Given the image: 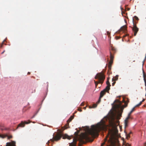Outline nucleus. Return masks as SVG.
<instances>
[{
    "label": "nucleus",
    "instance_id": "nucleus-1",
    "mask_svg": "<svg viewBox=\"0 0 146 146\" xmlns=\"http://www.w3.org/2000/svg\"><path fill=\"white\" fill-rule=\"evenodd\" d=\"M106 125L104 122L98 123L96 126L92 125L91 129H90L88 128L87 133H82L79 139L80 142L82 144H84L85 143L86 141L92 142L93 139H90L89 135H91L92 137L98 136V133L101 131L106 129Z\"/></svg>",
    "mask_w": 146,
    "mask_h": 146
},
{
    "label": "nucleus",
    "instance_id": "nucleus-2",
    "mask_svg": "<svg viewBox=\"0 0 146 146\" xmlns=\"http://www.w3.org/2000/svg\"><path fill=\"white\" fill-rule=\"evenodd\" d=\"M105 76L103 72H100L98 73L95 76V79H98L99 80L98 82L94 80V83L95 84V87L97 88V85L99 83L102 84L104 80Z\"/></svg>",
    "mask_w": 146,
    "mask_h": 146
},
{
    "label": "nucleus",
    "instance_id": "nucleus-3",
    "mask_svg": "<svg viewBox=\"0 0 146 146\" xmlns=\"http://www.w3.org/2000/svg\"><path fill=\"white\" fill-rule=\"evenodd\" d=\"M116 49L113 47L111 48V51L110 52V60L109 62V64L112 65L113 62V54L116 52Z\"/></svg>",
    "mask_w": 146,
    "mask_h": 146
},
{
    "label": "nucleus",
    "instance_id": "nucleus-4",
    "mask_svg": "<svg viewBox=\"0 0 146 146\" xmlns=\"http://www.w3.org/2000/svg\"><path fill=\"white\" fill-rule=\"evenodd\" d=\"M135 107H134L131 110V111H130L128 114V116L127 117L126 119L125 120V128H126L128 126V120L129 119L131 118L130 115L132 112L135 110Z\"/></svg>",
    "mask_w": 146,
    "mask_h": 146
},
{
    "label": "nucleus",
    "instance_id": "nucleus-5",
    "mask_svg": "<svg viewBox=\"0 0 146 146\" xmlns=\"http://www.w3.org/2000/svg\"><path fill=\"white\" fill-rule=\"evenodd\" d=\"M110 137L108 142L109 144L108 145L109 146H115V143L113 141V137L112 135L110 134Z\"/></svg>",
    "mask_w": 146,
    "mask_h": 146
},
{
    "label": "nucleus",
    "instance_id": "nucleus-6",
    "mask_svg": "<svg viewBox=\"0 0 146 146\" xmlns=\"http://www.w3.org/2000/svg\"><path fill=\"white\" fill-rule=\"evenodd\" d=\"M62 135L60 134H58L54 137H53L54 139H51L50 140L52 142H53L54 141H57L60 140L62 137Z\"/></svg>",
    "mask_w": 146,
    "mask_h": 146
},
{
    "label": "nucleus",
    "instance_id": "nucleus-7",
    "mask_svg": "<svg viewBox=\"0 0 146 146\" xmlns=\"http://www.w3.org/2000/svg\"><path fill=\"white\" fill-rule=\"evenodd\" d=\"M133 27L132 28V30L134 32V35L135 36L139 31V29L137 27L136 25L134 24L133 19Z\"/></svg>",
    "mask_w": 146,
    "mask_h": 146
},
{
    "label": "nucleus",
    "instance_id": "nucleus-8",
    "mask_svg": "<svg viewBox=\"0 0 146 146\" xmlns=\"http://www.w3.org/2000/svg\"><path fill=\"white\" fill-rule=\"evenodd\" d=\"M30 123V122H28L27 121H25L24 122L23 121H22L21 123L18 125V126L17 127L16 129H17L19 127H24L25 124H28Z\"/></svg>",
    "mask_w": 146,
    "mask_h": 146
},
{
    "label": "nucleus",
    "instance_id": "nucleus-9",
    "mask_svg": "<svg viewBox=\"0 0 146 146\" xmlns=\"http://www.w3.org/2000/svg\"><path fill=\"white\" fill-rule=\"evenodd\" d=\"M77 139L76 138H74L73 139V142L70 143L69 146H76Z\"/></svg>",
    "mask_w": 146,
    "mask_h": 146
},
{
    "label": "nucleus",
    "instance_id": "nucleus-10",
    "mask_svg": "<svg viewBox=\"0 0 146 146\" xmlns=\"http://www.w3.org/2000/svg\"><path fill=\"white\" fill-rule=\"evenodd\" d=\"M5 146H15V143L14 141H13L12 143L10 142L7 143Z\"/></svg>",
    "mask_w": 146,
    "mask_h": 146
},
{
    "label": "nucleus",
    "instance_id": "nucleus-11",
    "mask_svg": "<svg viewBox=\"0 0 146 146\" xmlns=\"http://www.w3.org/2000/svg\"><path fill=\"white\" fill-rule=\"evenodd\" d=\"M120 30L121 31H123L124 32H126L127 31V26L126 25H125L121 27Z\"/></svg>",
    "mask_w": 146,
    "mask_h": 146
},
{
    "label": "nucleus",
    "instance_id": "nucleus-12",
    "mask_svg": "<svg viewBox=\"0 0 146 146\" xmlns=\"http://www.w3.org/2000/svg\"><path fill=\"white\" fill-rule=\"evenodd\" d=\"M106 91L104 90L101 92L100 94V98H102L103 96L106 94Z\"/></svg>",
    "mask_w": 146,
    "mask_h": 146
},
{
    "label": "nucleus",
    "instance_id": "nucleus-13",
    "mask_svg": "<svg viewBox=\"0 0 146 146\" xmlns=\"http://www.w3.org/2000/svg\"><path fill=\"white\" fill-rule=\"evenodd\" d=\"M115 102H116L117 103L119 104L116 105L117 107V108H120L121 106V101L118 100H116L115 101Z\"/></svg>",
    "mask_w": 146,
    "mask_h": 146
},
{
    "label": "nucleus",
    "instance_id": "nucleus-14",
    "mask_svg": "<svg viewBox=\"0 0 146 146\" xmlns=\"http://www.w3.org/2000/svg\"><path fill=\"white\" fill-rule=\"evenodd\" d=\"M62 138L63 139H67L69 140L71 139L70 137L66 134L63 135Z\"/></svg>",
    "mask_w": 146,
    "mask_h": 146
},
{
    "label": "nucleus",
    "instance_id": "nucleus-15",
    "mask_svg": "<svg viewBox=\"0 0 146 146\" xmlns=\"http://www.w3.org/2000/svg\"><path fill=\"white\" fill-rule=\"evenodd\" d=\"M110 86H106V88L105 89H104V90L106 91V92H108L109 90H110Z\"/></svg>",
    "mask_w": 146,
    "mask_h": 146
},
{
    "label": "nucleus",
    "instance_id": "nucleus-16",
    "mask_svg": "<svg viewBox=\"0 0 146 146\" xmlns=\"http://www.w3.org/2000/svg\"><path fill=\"white\" fill-rule=\"evenodd\" d=\"M108 137L109 135H108L106 136V138L104 139V142L102 144L101 146H103L104 145L105 142L107 141V138Z\"/></svg>",
    "mask_w": 146,
    "mask_h": 146
},
{
    "label": "nucleus",
    "instance_id": "nucleus-17",
    "mask_svg": "<svg viewBox=\"0 0 146 146\" xmlns=\"http://www.w3.org/2000/svg\"><path fill=\"white\" fill-rule=\"evenodd\" d=\"M118 76L117 75L115 77H113L112 79V81H115V82L118 79Z\"/></svg>",
    "mask_w": 146,
    "mask_h": 146
},
{
    "label": "nucleus",
    "instance_id": "nucleus-18",
    "mask_svg": "<svg viewBox=\"0 0 146 146\" xmlns=\"http://www.w3.org/2000/svg\"><path fill=\"white\" fill-rule=\"evenodd\" d=\"M74 116L72 115L71 116L70 118L68 119V120L67 121V122H70L74 118Z\"/></svg>",
    "mask_w": 146,
    "mask_h": 146
},
{
    "label": "nucleus",
    "instance_id": "nucleus-19",
    "mask_svg": "<svg viewBox=\"0 0 146 146\" xmlns=\"http://www.w3.org/2000/svg\"><path fill=\"white\" fill-rule=\"evenodd\" d=\"M67 123L64 126V129H67L68 127H69V122L68 123V122H67Z\"/></svg>",
    "mask_w": 146,
    "mask_h": 146
},
{
    "label": "nucleus",
    "instance_id": "nucleus-20",
    "mask_svg": "<svg viewBox=\"0 0 146 146\" xmlns=\"http://www.w3.org/2000/svg\"><path fill=\"white\" fill-rule=\"evenodd\" d=\"M97 104H94L93 105L92 107H91L90 106H89V108H96L97 107Z\"/></svg>",
    "mask_w": 146,
    "mask_h": 146
},
{
    "label": "nucleus",
    "instance_id": "nucleus-21",
    "mask_svg": "<svg viewBox=\"0 0 146 146\" xmlns=\"http://www.w3.org/2000/svg\"><path fill=\"white\" fill-rule=\"evenodd\" d=\"M146 75L144 74H143V78H144V81H145V86H146Z\"/></svg>",
    "mask_w": 146,
    "mask_h": 146
},
{
    "label": "nucleus",
    "instance_id": "nucleus-22",
    "mask_svg": "<svg viewBox=\"0 0 146 146\" xmlns=\"http://www.w3.org/2000/svg\"><path fill=\"white\" fill-rule=\"evenodd\" d=\"M108 80L106 82V84L107 85V86H111L110 82L109 81L108 78Z\"/></svg>",
    "mask_w": 146,
    "mask_h": 146
},
{
    "label": "nucleus",
    "instance_id": "nucleus-23",
    "mask_svg": "<svg viewBox=\"0 0 146 146\" xmlns=\"http://www.w3.org/2000/svg\"><path fill=\"white\" fill-rule=\"evenodd\" d=\"M111 65L110 64H108V67L109 68V70H110L111 69Z\"/></svg>",
    "mask_w": 146,
    "mask_h": 146
},
{
    "label": "nucleus",
    "instance_id": "nucleus-24",
    "mask_svg": "<svg viewBox=\"0 0 146 146\" xmlns=\"http://www.w3.org/2000/svg\"><path fill=\"white\" fill-rule=\"evenodd\" d=\"M141 104V102H140L137 105L134 107H138Z\"/></svg>",
    "mask_w": 146,
    "mask_h": 146
},
{
    "label": "nucleus",
    "instance_id": "nucleus-25",
    "mask_svg": "<svg viewBox=\"0 0 146 146\" xmlns=\"http://www.w3.org/2000/svg\"><path fill=\"white\" fill-rule=\"evenodd\" d=\"M134 18L135 20H139L138 18L136 16H135Z\"/></svg>",
    "mask_w": 146,
    "mask_h": 146
},
{
    "label": "nucleus",
    "instance_id": "nucleus-26",
    "mask_svg": "<svg viewBox=\"0 0 146 146\" xmlns=\"http://www.w3.org/2000/svg\"><path fill=\"white\" fill-rule=\"evenodd\" d=\"M115 38H116V39L117 40V39H119L120 38V37L118 36H116L115 37Z\"/></svg>",
    "mask_w": 146,
    "mask_h": 146
},
{
    "label": "nucleus",
    "instance_id": "nucleus-27",
    "mask_svg": "<svg viewBox=\"0 0 146 146\" xmlns=\"http://www.w3.org/2000/svg\"><path fill=\"white\" fill-rule=\"evenodd\" d=\"M130 137V136L129 134H127V138L128 139V138H129Z\"/></svg>",
    "mask_w": 146,
    "mask_h": 146
},
{
    "label": "nucleus",
    "instance_id": "nucleus-28",
    "mask_svg": "<svg viewBox=\"0 0 146 146\" xmlns=\"http://www.w3.org/2000/svg\"><path fill=\"white\" fill-rule=\"evenodd\" d=\"M5 40H4L3 41V42H2V44L1 45V47H2V45H3V43L4 42H5Z\"/></svg>",
    "mask_w": 146,
    "mask_h": 146
},
{
    "label": "nucleus",
    "instance_id": "nucleus-29",
    "mask_svg": "<svg viewBox=\"0 0 146 146\" xmlns=\"http://www.w3.org/2000/svg\"><path fill=\"white\" fill-rule=\"evenodd\" d=\"M101 98H100V97H99V100L98 102V103H99L101 101Z\"/></svg>",
    "mask_w": 146,
    "mask_h": 146
},
{
    "label": "nucleus",
    "instance_id": "nucleus-30",
    "mask_svg": "<svg viewBox=\"0 0 146 146\" xmlns=\"http://www.w3.org/2000/svg\"><path fill=\"white\" fill-rule=\"evenodd\" d=\"M125 106H124V107H126L127 106V103L126 102H125Z\"/></svg>",
    "mask_w": 146,
    "mask_h": 146
},
{
    "label": "nucleus",
    "instance_id": "nucleus-31",
    "mask_svg": "<svg viewBox=\"0 0 146 146\" xmlns=\"http://www.w3.org/2000/svg\"><path fill=\"white\" fill-rule=\"evenodd\" d=\"M115 83V82L114 81V82L112 83V86H113L114 85Z\"/></svg>",
    "mask_w": 146,
    "mask_h": 146
},
{
    "label": "nucleus",
    "instance_id": "nucleus-32",
    "mask_svg": "<svg viewBox=\"0 0 146 146\" xmlns=\"http://www.w3.org/2000/svg\"><path fill=\"white\" fill-rule=\"evenodd\" d=\"M78 110L80 112L82 111V110L80 108H78Z\"/></svg>",
    "mask_w": 146,
    "mask_h": 146
},
{
    "label": "nucleus",
    "instance_id": "nucleus-33",
    "mask_svg": "<svg viewBox=\"0 0 146 146\" xmlns=\"http://www.w3.org/2000/svg\"><path fill=\"white\" fill-rule=\"evenodd\" d=\"M12 136H10L8 137L9 139H11V138H12Z\"/></svg>",
    "mask_w": 146,
    "mask_h": 146
},
{
    "label": "nucleus",
    "instance_id": "nucleus-34",
    "mask_svg": "<svg viewBox=\"0 0 146 146\" xmlns=\"http://www.w3.org/2000/svg\"><path fill=\"white\" fill-rule=\"evenodd\" d=\"M145 100V99H143V100H142V101L141 102H141V103H142V102H143Z\"/></svg>",
    "mask_w": 146,
    "mask_h": 146
},
{
    "label": "nucleus",
    "instance_id": "nucleus-35",
    "mask_svg": "<svg viewBox=\"0 0 146 146\" xmlns=\"http://www.w3.org/2000/svg\"><path fill=\"white\" fill-rule=\"evenodd\" d=\"M112 125H113L114 124V121H113L112 122Z\"/></svg>",
    "mask_w": 146,
    "mask_h": 146
},
{
    "label": "nucleus",
    "instance_id": "nucleus-36",
    "mask_svg": "<svg viewBox=\"0 0 146 146\" xmlns=\"http://www.w3.org/2000/svg\"><path fill=\"white\" fill-rule=\"evenodd\" d=\"M81 105L82 106H83L84 105V103H82L81 104Z\"/></svg>",
    "mask_w": 146,
    "mask_h": 146
},
{
    "label": "nucleus",
    "instance_id": "nucleus-37",
    "mask_svg": "<svg viewBox=\"0 0 146 146\" xmlns=\"http://www.w3.org/2000/svg\"><path fill=\"white\" fill-rule=\"evenodd\" d=\"M5 50H4L3 52H2L1 53V54H3L5 52Z\"/></svg>",
    "mask_w": 146,
    "mask_h": 146
},
{
    "label": "nucleus",
    "instance_id": "nucleus-38",
    "mask_svg": "<svg viewBox=\"0 0 146 146\" xmlns=\"http://www.w3.org/2000/svg\"><path fill=\"white\" fill-rule=\"evenodd\" d=\"M107 33V34H108V35H110V33H109L108 32Z\"/></svg>",
    "mask_w": 146,
    "mask_h": 146
},
{
    "label": "nucleus",
    "instance_id": "nucleus-39",
    "mask_svg": "<svg viewBox=\"0 0 146 146\" xmlns=\"http://www.w3.org/2000/svg\"><path fill=\"white\" fill-rule=\"evenodd\" d=\"M30 74V72H28L27 73V74Z\"/></svg>",
    "mask_w": 146,
    "mask_h": 146
},
{
    "label": "nucleus",
    "instance_id": "nucleus-40",
    "mask_svg": "<svg viewBox=\"0 0 146 146\" xmlns=\"http://www.w3.org/2000/svg\"><path fill=\"white\" fill-rule=\"evenodd\" d=\"M35 115H34L33 116V117H32V118H33L34 117H35Z\"/></svg>",
    "mask_w": 146,
    "mask_h": 146
},
{
    "label": "nucleus",
    "instance_id": "nucleus-41",
    "mask_svg": "<svg viewBox=\"0 0 146 146\" xmlns=\"http://www.w3.org/2000/svg\"><path fill=\"white\" fill-rule=\"evenodd\" d=\"M0 137H3H3H2V136L1 135H0Z\"/></svg>",
    "mask_w": 146,
    "mask_h": 146
},
{
    "label": "nucleus",
    "instance_id": "nucleus-42",
    "mask_svg": "<svg viewBox=\"0 0 146 146\" xmlns=\"http://www.w3.org/2000/svg\"><path fill=\"white\" fill-rule=\"evenodd\" d=\"M128 144L129 146H130V145L129 144Z\"/></svg>",
    "mask_w": 146,
    "mask_h": 146
},
{
    "label": "nucleus",
    "instance_id": "nucleus-43",
    "mask_svg": "<svg viewBox=\"0 0 146 146\" xmlns=\"http://www.w3.org/2000/svg\"><path fill=\"white\" fill-rule=\"evenodd\" d=\"M84 109H85L86 108V107H84Z\"/></svg>",
    "mask_w": 146,
    "mask_h": 146
},
{
    "label": "nucleus",
    "instance_id": "nucleus-44",
    "mask_svg": "<svg viewBox=\"0 0 146 146\" xmlns=\"http://www.w3.org/2000/svg\"><path fill=\"white\" fill-rule=\"evenodd\" d=\"M123 13V11H122V13Z\"/></svg>",
    "mask_w": 146,
    "mask_h": 146
},
{
    "label": "nucleus",
    "instance_id": "nucleus-45",
    "mask_svg": "<svg viewBox=\"0 0 146 146\" xmlns=\"http://www.w3.org/2000/svg\"><path fill=\"white\" fill-rule=\"evenodd\" d=\"M129 9H128V10H129Z\"/></svg>",
    "mask_w": 146,
    "mask_h": 146
},
{
    "label": "nucleus",
    "instance_id": "nucleus-46",
    "mask_svg": "<svg viewBox=\"0 0 146 146\" xmlns=\"http://www.w3.org/2000/svg\"><path fill=\"white\" fill-rule=\"evenodd\" d=\"M145 144H146V143H145Z\"/></svg>",
    "mask_w": 146,
    "mask_h": 146
}]
</instances>
